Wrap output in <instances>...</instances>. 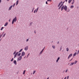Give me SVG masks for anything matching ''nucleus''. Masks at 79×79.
<instances>
[{
  "label": "nucleus",
  "mask_w": 79,
  "mask_h": 79,
  "mask_svg": "<svg viewBox=\"0 0 79 79\" xmlns=\"http://www.w3.org/2000/svg\"><path fill=\"white\" fill-rule=\"evenodd\" d=\"M46 4H47V5L48 4V2H47V1H46Z\"/></svg>",
  "instance_id": "58836bf2"
},
{
  "label": "nucleus",
  "mask_w": 79,
  "mask_h": 79,
  "mask_svg": "<svg viewBox=\"0 0 79 79\" xmlns=\"http://www.w3.org/2000/svg\"><path fill=\"white\" fill-rule=\"evenodd\" d=\"M35 73V71H34L33 72V74H34V73Z\"/></svg>",
  "instance_id": "7c9ffc66"
},
{
  "label": "nucleus",
  "mask_w": 79,
  "mask_h": 79,
  "mask_svg": "<svg viewBox=\"0 0 79 79\" xmlns=\"http://www.w3.org/2000/svg\"><path fill=\"white\" fill-rule=\"evenodd\" d=\"M60 57H59L58 58L57 60H56V62L57 63L58 62V60H60Z\"/></svg>",
  "instance_id": "1a4fd4ad"
},
{
  "label": "nucleus",
  "mask_w": 79,
  "mask_h": 79,
  "mask_svg": "<svg viewBox=\"0 0 79 79\" xmlns=\"http://www.w3.org/2000/svg\"><path fill=\"white\" fill-rule=\"evenodd\" d=\"M74 8V6H71V7H70V8L71 9H73V8Z\"/></svg>",
  "instance_id": "2eb2a0df"
},
{
  "label": "nucleus",
  "mask_w": 79,
  "mask_h": 79,
  "mask_svg": "<svg viewBox=\"0 0 79 79\" xmlns=\"http://www.w3.org/2000/svg\"><path fill=\"white\" fill-rule=\"evenodd\" d=\"M73 64H74V62L72 63L70 65V66H72V65H73Z\"/></svg>",
  "instance_id": "f8f14e48"
},
{
  "label": "nucleus",
  "mask_w": 79,
  "mask_h": 79,
  "mask_svg": "<svg viewBox=\"0 0 79 79\" xmlns=\"http://www.w3.org/2000/svg\"><path fill=\"white\" fill-rule=\"evenodd\" d=\"M78 52H79V50H78Z\"/></svg>",
  "instance_id": "bf43d9fd"
},
{
  "label": "nucleus",
  "mask_w": 79,
  "mask_h": 79,
  "mask_svg": "<svg viewBox=\"0 0 79 79\" xmlns=\"http://www.w3.org/2000/svg\"><path fill=\"white\" fill-rule=\"evenodd\" d=\"M15 3H14L13 4V7H14L15 6Z\"/></svg>",
  "instance_id": "72a5a7b5"
},
{
  "label": "nucleus",
  "mask_w": 79,
  "mask_h": 79,
  "mask_svg": "<svg viewBox=\"0 0 79 79\" xmlns=\"http://www.w3.org/2000/svg\"><path fill=\"white\" fill-rule=\"evenodd\" d=\"M12 7H13V5L11 6L9 8V10H11V8H12Z\"/></svg>",
  "instance_id": "0eeeda50"
},
{
  "label": "nucleus",
  "mask_w": 79,
  "mask_h": 79,
  "mask_svg": "<svg viewBox=\"0 0 79 79\" xmlns=\"http://www.w3.org/2000/svg\"><path fill=\"white\" fill-rule=\"evenodd\" d=\"M13 61V58H12V60H11V61Z\"/></svg>",
  "instance_id": "f704fd0d"
},
{
  "label": "nucleus",
  "mask_w": 79,
  "mask_h": 79,
  "mask_svg": "<svg viewBox=\"0 0 79 79\" xmlns=\"http://www.w3.org/2000/svg\"><path fill=\"white\" fill-rule=\"evenodd\" d=\"M63 2H61L59 4V5L58 6V7H59V6H60V5H61V3H62Z\"/></svg>",
  "instance_id": "9d476101"
},
{
  "label": "nucleus",
  "mask_w": 79,
  "mask_h": 79,
  "mask_svg": "<svg viewBox=\"0 0 79 79\" xmlns=\"http://www.w3.org/2000/svg\"><path fill=\"white\" fill-rule=\"evenodd\" d=\"M67 6H63L61 7V11H62L63 9L65 10V11H66V10H67Z\"/></svg>",
  "instance_id": "f257e3e1"
},
{
  "label": "nucleus",
  "mask_w": 79,
  "mask_h": 79,
  "mask_svg": "<svg viewBox=\"0 0 79 79\" xmlns=\"http://www.w3.org/2000/svg\"><path fill=\"white\" fill-rule=\"evenodd\" d=\"M73 55V54L71 53L70 54L69 56V57H68V59H69V58H70V57H71V56H72Z\"/></svg>",
  "instance_id": "39448f33"
},
{
  "label": "nucleus",
  "mask_w": 79,
  "mask_h": 79,
  "mask_svg": "<svg viewBox=\"0 0 79 79\" xmlns=\"http://www.w3.org/2000/svg\"><path fill=\"white\" fill-rule=\"evenodd\" d=\"M0 41H1V40H0Z\"/></svg>",
  "instance_id": "e2e57ef3"
},
{
  "label": "nucleus",
  "mask_w": 79,
  "mask_h": 79,
  "mask_svg": "<svg viewBox=\"0 0 79 79\" xmlns=\"http://www.w3.org/2000/svg\"><path fill=\"white\" fill-rule=\"evenodd\" d=\"M17 56V54H15V57H14V58H15V57H16V56Z\"/></svg>",
  "instance_id": "bb28decb"
},
{
  "label": "nucleus",
  "mask_w": 79,
  "mask_h": 79,
  "mask_svg": "<svg viewBox=\"0 0 79 79\" xmlns=\"http://www.w3.org/2000/svg\"><path fill=\"white\" fill-rule=\"evenodd\" d=\"M25 73H26V70H25L23 71V74H25Z\"/></svg>",
  "instance_id": "a211bd4d"
},
{
  "label": "nucleus",
  "mask_w": 79,
  "mask_h": 79,
  "mask_svg": "<svg viewBox=\"0 0 79 79\" xmlns=\"http://www.w3.org/2000/svg\"><path fill=\"white\" fill-rule=\"evenodd\" d=\"M68 69H67L65 70V73H68Z\"/></svg>",
  "instance_id": "f3484780"
},
{
  "label": "nucleus",
  "mask_w": 79,
  "mask_h": 79,
  "mask_svg": "<svg viewBox=\"0 0 79 79\" xmlns=\"http://www.w3.org/2000/svg\"><path fill=\"white\" fill-rule=\"evenodd\" d=\"M28 40H29L28 39L27 40L26 42H28Z\"/></svg>",
  "instance_id": "79ce46f5"
},
{
  "label": "nucleus",
  "mask_w": 79,
  "mask_h": 79,
  "mask_svg": "<svg viewBox=\"0 0 79 79\" xmlns=\"http://www.w3.org/2000/svg\"><path fill=\"white\" fill-rule=\"evenodd\" d=\"M73 1H74V0H73Z\"/></svg>",
  "instance_id": "052dcab7"
},
{
  "label": "nucleus",
  "mask_w": 79,
  "mask_h": 79,
  "mask_svg": "<svg viewBox=\"0 0 79 79\" xmlns=\"http://www.w3.org/2000/svg\"><path fill=\"white\" fill-rule=\"evenodd\" d=\"M74 1H73V2H72V4L73 5L74 4Z\"/></svg>",
  "instance_id": "393cba45"
},
{
  "label": "nucleus",
  "mask_w": 79,
  "mask_h": 79,
  "mask_svg": "<svg viewBox=\"0 0 79 79\" xmlns=\"http://www.w3.org/2000/svg\"><path fill=\"white\" fill-rule=\"evenodd\" d=\"M67 79H69V76H67Z\"/></svg>",
  "instance_id": "c9c22d12"
},
{
  "label": "nucleus",
  "mask_w": 79,
  "mask_h": 79,
  "mask_svg": "<svg viewBox=\"0 0 79 79\" xmlns=\"http://www.w3.org/2000/svg\"><path fill=\"white\" fill-rule=\"evenodd\" d=\"M15 54L18 55V52H17V53H16Z\"/></svg>",
  "instance_id": "ea45409f"
},
{
  "label": "nucleus",
  "mask_w": 79,
  "mask_h": 79,
  "mask_svg": "<svg viewBox=\"0 0 79 79\" xmlns=\"http://www.w3.org/2000/svg\"><path fill=\"white\" fill-rule=\"evenodd\" d=\"M18 56H20V55H21V53H19L18 54Z\"/></svg>",
  "instance_id": "c756f323"
},
{
  "label": "nucleus",
  "mask_w": 79,
  "mask_h": 79,
  "mask_svg": "<svg viewBox=\"0 0 79 79\" xmlns=\"http://www.w3.org/2000/svg\"><path fill=\"white\" fill-rule=\"evenodd\" d=\"M72 60V59L70 61H71V60Z\"/></svg>",
  "instance_id": "8fccbe9b"
},
{
  "label": "nucleus",
  "mask_w": 79,
  "mask_h": 79,
  "mask_svg": "<svg viewBox=\"0 0 79 79\" xmlns=\"http://www.w3.org/2000/svg\"><path fill=\"white\" fill-rule=\"evenodd\" d=\"M44 48H44L42 50H43V51H44Z\"/></svg>",
  "instance_id": "37998d69"
},
{
  "label": "nucleus",
  "mask_w": 79,
  "mask_h": 79,
  "mask_svg": "<svg viewBox=\"0 0 79 79\" xmlns=\"http://www.w3.org/2000/svg\"><path fill=\"white\" fill-rule=\"evenodd\" d=\"M10 0H7V1H9Z\"/></svg>",
  "instance_id": "3c124183"
},
{
  "label": "nucleus",
  "mask_w": 79,
  "mask_h": 79,
  "mask_svg": "<svg viewBox=\"0 0 79 79\" xmlns=\"http://www.w3.org/2000/svg\"><path fill=\"white\" fill-rule=\"evenodd\" d=\"M32 24V23H31L30 24Z\"/></svg>",
  "instance_id": "49530a36"
},
{
  "label": "nucleus",
  "mask_w": 79,
  "mask_h": 79,
  "mask_svg": "<svg viewBox=\"0 0 79 79\" xmlns=\"http://www.w3.org/2000/svg\"><path fill=\"white\" fill-rule=\"evenodd\" d=\"M52 42H53V41H52Z\"/></svg>",
  "instance_id": "0e129e2a"
},
{
  "label": "nucleus",
  "mask_w": 79,
  "mask_h": 79,
  "mask_svg": "<svg viewBox=\"0 0 79 79\" xmlns=\"http://www.w3.org/2000/svg\"><path fill=\"white\" fill-rule=\"evenodd\" d=\"M61 49L60 48V51H61Z\"/></svg>",
  "instance_id": "09e8293b"
},
{
  "label": "nucleus",
  "mask_w": 79,
  "mask_h": 79,
  "mask_svg": "<svg viewBox=\"0 0 79 79\" xmlns=\"http://www.w3.org/2000/svg\"><path fill=\"white\" fill-rule=\"evenodd\" d=\"M65 1L66 2H68V0H65Z\"/></svg>",
  "instance_id": "a18cd8bd"
},
{
  "label": "nucleus",
  "mask_w": 79,
  "mask_h": 79,
  "mask_svg": "<svg viewBox=\"0 0 79 79\" xmlns=\"http://www.w3.org/2000/svg\"><path fill=\"white\" fill-rule=\"evenodd\" d=\"M3 27H1V31H2L3 29Z\"/></svg>",
  "instance_id": "5701e85b"
},
{
  "label": "nucleus",
  "mask_w": 79,
  "mask_h": 79,
  "mask_svg": "<svg viewBox=\"0 0 79 79\" xmlns=\"http://www.w3.org/2000/svg\"><path fill=\"white\" fill-rule=\"evenodd\" d=\"M16 53V51H15L13 53V55H15V53Z\"/></svg>",
  "instance_id": "c85d7f7f"
},
{
  "label": "nucleus",
  "mask_w": 79,
  "mask_h": 79,
  "mask_svg": "<svg viewBox=\"0 0 79 79\" xmlns=\"http://www.w3.org/2000/svg\"><path fill=\"white\" fill-rule=\"evenodd\" d=\"M3 35V34H2L1 35Z\"/></svg>",
  "instance_id": "864d4df0"
},
{
  "label": "nucleus",
  "mask_w": 79,
  "mask_h": 79,
  "mask_svg": "<svg viewBox=\"0 0 79 79\" xmlns=\"http://www.w3.org/2000/svg\"><path fill=\"white\" fill-rule=\"evenodd\" d=\"M43 52H44V51H43V50H42V51H41V52H40V55L42 54V53H43Z\"/></svg>",
  "instance_id": "412c9836"
},
{
  "label": "nucleus",
  "mask_w": 79,
  "mask_h": 79,
  "mask_svg": "<svg viewBox=\"0 0 79 79\" xmlns=\"http://www.w3.org/2000/svg\"><path fill=\"white\" fill-rule=\"evenodd\" d=\"M66 51L67 52H68L69 51V48H67Z\"/></svg>",
  "instance_id": "b1692460"
},
{
  "label": "nucleus",
  "mask_w": 79,
  "mask_h": 79,
  "mask_svg": "<svg viewBox=\"0 0 79 79\" xmlns=\"http://www.w3.org/2000/svg\"><path fill=\"white\" fill-rule=\"evenodd\" d=\"M35 11H36V9L34 11V13H35Z\"/></svg>",
  "instance_id": "e433bc0d"
},
{
  "label": "nucleus",
  "mask_w": 79,
  "mask_h": 79,
  "mask_svg": "<svg viewBox=\"0 0 79 79\" xmlns=\"http://www.w3.org/2000/svg\"><path fill=\"white\" fill-rule=\"evenodd\" d=\"M14 64H15V65H16V64H17L16 63V60H15L14 61Z\"/></svg>",
  "instance_id": "6e6552de"
},
{
  "label": "nucleus",
  "mask_w": 79,
  "mask_h": 79,
  "mask_svg": "<svg viewBox=\"0 0 79 79\" xmlns=\"http://www.w3.org/2000/svg\"><path fill=\"white\" fill-rule=\"evenodd\" d=\"M19 2V1H17L16 5H18V4Z\"/></svg>",
  "instance_id": "6ab92c4d"
},
{
  "label": "nucleus",
  "mask_w": 79,
  "mask_h": 79,
  "mask_svg": "<svg viewBox=\"0 0 79 79\" xmlns=\"http://www.w3.org/2000/svg\"><path fill=\"white\" fill-rule=\"evenodd\" d=\"M47 2H52V0H48Z\"/></svg>",
  "instance_id": "2f4dec72"
},
{
  "label": "nucleus",
  "mask_w": 79,
  "mask_h": 79,
  "mask_svg": "<svg viewBox=\"0 0 79 79\" xmlns=\"http://www.w3.org/2000/svg\"><path fill=\"white\" fill-rule=\"evenodd\" d=\"M23 50V49H21L19 51V52H21V51H22Z\"/></svg>",
  "instance_id": "a878e982"
},
{
  "label": "nucleus",
  "mask_w": 79,
  "mask_h": 79,
  "mask_svg": "<svg viewBox=\"0 0 79 79\" xmlns=\"http://www.w3.org/2000/svg\"><path fill=\"white\" fill-rule=\"evenodd\" d=\"M17 21V19H16V17H15V18L13 20L12 24H14V22H16Z\"/></svg>",
  "instance_id": "f03ea898"
},
{
  "label": "nucleus",
  "mask_w": 79,
  "mask_h": 79,
  "mask_svg": "<svg viewBox=\"0 0 79 79\" xmlns=\"http://www.w3.org/2000/svg\"><path fill=\"white\" fill-rule=\"evenodd\" d=\"M79 52H77V55H78V54H79Z\"/></svg>",
  "instance_id": "c03bdc74"
},
{
  "label": "nucleus",
  "mask_w": 79,
  "mask_h": 79,
  "mask_svg": "<svg viewBox=\"0 0 79 79\" xmlns=\"http://www.w3.org/2000/svg\"><path fill=\"white\" fill-rule=\"evenodd\" d=\"M52 47L53 48H54V49H55V46L53 45Z\"/></svg>",
  "instance_id": "aec40b11"
},
{
  "label": "nucleus",
  "mask_w": 79,
  "mask_h": 79,
  "mask_svg": "<svg viewBox=\"0 0 79 79\" xmlns=\"http://www.w3.org/2000/svg\"><path fill=\"white\" fill-rule=\"evenodd\" d=\"M58 44H59V42H58Z\"/></svg>",
  "instance_id": "6e6d98bb"
},
{
  "label": "nucleus",
  "mask_w": 79,
  "mask_h": 79,
  "mask_svg": "<svg viewBox=\"0 0 79 79\" xmlns=\"http://www.w3.org/2000/svg\"><path fill=\"white\" fill-rule=\"evenodd\" d=\"M8 25V23H5V24L4 25V26H6Z\"/></svg>",
  "instance_id": "ddd939ff"
},
{
  "label": "nucleus",
  "mask_w": 79,
  "mask_h": 79,
  "mask_svg": "<svg viewBox=\"0 0 79 79\" xmlns=\"http://www.w3.org/2000/svg\"><path fill=\"white\" fill-rule=\"evenodd\" d=\"M9 21H10V19L9 20Z\"/></svg>",
  "instance_id": "603ef678"
},
{
  "label": "nucleus",
  "mask_w": 79,
  "mask_h": 79,
  "mask_svg": "<svg viewBox=\"0 0 79 79\" xmlns=\"http://www.w3.org/2000/svg\"><path fill=\"white\" fill-rule=\"evenodd\" d=\"M2 35H0V39L2 37Z\"/></svg>",
  "instance_id": "4c0bfd02"
},
{
  "label": "nucleus",
  "mask_w": 79,
  "mask_h": 79,
  "mask_svg": "<svg viewBox=\"0 0 79 79\" xmlns=\"http://www.w3.org/2000/svg\"><path fill=\"white\" fill-rule=\"evenodd\" d=\"M77 54V52L75 53L74 54H73V56H76V55Z\"/></svg>",
  "instance_id": "4be33fe9"
},
{
  "label": "nucleus",
  "mask_w": 79,
  "mask_h": 79,
  "mask_svg": "<svg viewBox=\"0 0 79 79\" xmlns=\"http://www.w3.org/2000/svg\"><path fill=\"white\" fill-rule=\"evenodd\" d=\"M22 59V56H20L19 58H17V61H20Z\"/></svg>",
  "instance_id": "7ed1b4c3"
},
{
  "label": "nucleus",
  "mask_w": 79,
  "mask_h": 79,
  "mask_svg": "<svg viewBox=\"0 0 79 79\" xmlns=\"http://www.w3.org/2000/svg\"><path fill=\"white\" fill-rule=\"evenodd\" d=\"M33 11V10H32V12Z\"/></svg>",
  "instance_id": "13d9d810"
},
{
  "label": "nucleus",
  "mask_w": 79,
  "mask_h": 79,
  "mask_svg": "<svg viewBox=\"0 0 79 79\" xmlns=\"http://www.w3.org/2000/svg\"><path fill=\"white\" fill-rule=\"evenodd\" d=\"M77 63V60H75V62H74V64H76Z\"/></svg>",
  "instance_id": "dca6fc26"
},
{
  "label": "nucleus",
  "mask_w": 79,
  "mask_h": 79,
  "mask_svg": "<svg viewBox=\"0 0 79 79\" xmlns=\"http://www.w3.org/2000/svg\"><path fill=\"white\" fill-rule=\"evenodd\" d=\"M3 35V34H2L1 35Z\"/></svg>",
  "instance_id": "5fc2aeb1"
},
{
  "label": "nucleus",
  "mask_w": 79,
  "mask_h": 79,
  "mask_svg": "<svg viewBox=\"0 0 79 79\" xmlns=\"http://www.w3.org/2000/svg\"><path fill=\"white\" fill-rule=\"evenodd\" d=\"M38 10H39V7H38V8H37V9L36 11V13H37V11H38Z\"/></svg>",
  "instance_id": "473e14b6"
},
{
  "label": "nucleus",
  "mask_w": 79,
  "mask_h": 79,
  "mask_svg": "<svg viewBox=\"0 0 79 79\" xmlns=\"http://www.w3.org/2000/svg\"><path fill=\"white\" fill-rule=\"evenodd\" d=\"M30 54H28L27 56V57H28V56H29V55H30Z\"/></svg>",
  "instance_id": "a19ab883"
},
{
  "label": "nucleus",
  "mask_w": 79,
  "mask_h": 79,
  "mask_svg": "<svg viewBox=\"0 0 79 79\" xmlns=\"http://www.w3.org/2000/svg\"><path fill=\"white\" fill-rule=\"evenodd\" d=\"M29 79H30V78H29Z\"/></svg>",
  "instance_id": "69168bd1"
},
{
  "label": "nucleus",
  "mask_w": 79,
  "mask_h": 79,
  "mask_svg": "<svg viewBox=\"0 0 79 79\" xmlns=\"http://www.w3.org/2000/svg\"><path fill=\"white\" fill-rule=\"evenodd\" d=\"M35 34H36V33H35Z\"/></svg>",
  "instance_id": "680f3d73"
},
{
  "label": "nucleus",
  "mask_w": 79,
  "mask_h": 79,
  "mask_svg": "<svg viewBox=\"0 0 79 79\" xmlns=\"http://www.w3.org/2000/svg\"><path fill=\"white\" fill-rule=\"evenodd\" d=\"M1 0H0V3L1 2Z\"/></svg>",
  "instance_id": "de8ad7c7"
},
{
  "label": "nucleus",
  "mask_w": 79,
  "mask_h": 79,
  "mask_svg": "<svg viewBox=\"0 0 79 79\" xmlns=\"http://www.w3.org/2000/svg\"><path fill=\"white\" fill-rule=\"evenodd\" d=\"M28 48H29V47H28L27 46L25 48L24 50H26V51H27V50H28Z\"/></svg>",
  "instance_id": "20e7f679"
},
{
  "label": "nucleus",
  "mask_w": 79,
  "mask_h": 79,
  "mask_svg": "<svg viewBox=\"0 0 79 79\" xmlns=\"http://www.w3.org/2000/svg\"><path fill=\"white\" fill-rule=\"evenodd\" d=\"M71 1H72V0H69L68 1L69 3H71Z\"/></svg>",
  "instance_id": "4468645a"
},
{
  "label": "nucleus",
  "mask_w": 79,
  "mask_h": 79,
  "mask_svg": "<svg viewBox=\"0 0 79 79\" xmlns=\"http://www.w3.org/2000/svg\"><path fill=\"white\" fill-rule=\"evenodd\" d=\"M26 58V56L24 57V58Z\"/></svg>",
  "instance_id": "4d7b16f0"
},
{
  "label": "nucleus",
  "mask_w": 79,
  "mask_h": 79,
  "mask_svg": "<svg viewBox=\"0 0 79 79\" xmlns=\"http://www.w3.org/2000/svg\"><path fill=\"white\" fill-rule=\"evenodd\" d=\"M24 55H25V52H23L22 53V56H23Z\"/></svg>",
  "instance_id": "423d86ee"
},
{
  "label": "nucleus",
  "mask_w": 79,
  "mask_h": 79,
  "mask_svg": "<svg viewBox=\"0 0 79 79\" xmlns=\"http://www.w3.org/2000/svg\"><path fill=\"white\" fill-rule=\"evenodd\" d=\"M5 35H6V34H4L2 36L3 37H5Z\"/></svg>",
  "instance_id": "cd10ccee"
},
{
  "label": "nucleus",
  "mask_w": 79,
  "mask_h": 79,
  "mask_svg": "<svg viewBox=\"0 0 79 79\" xmlns=\"http://www.w3.org/2000/svg\"><path fill=\"white\" fill-rule=\"evenodd\" d=\"M63 4H62L59 7V9L60 10V8H61V7L62 6H63Z\"/></svg>",
  "instance_id": "9b49d317"
}]
</instances>
